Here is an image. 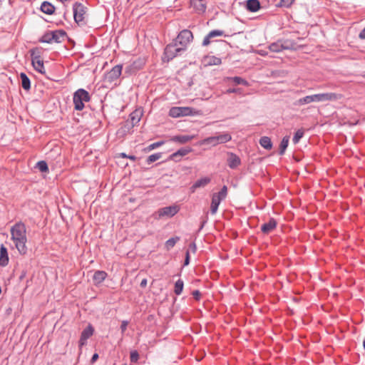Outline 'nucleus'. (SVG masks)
Here are the masks:
<instances>
[{
	"mask_svg": "<svg viewBox=\"0 0 365 365\" xmlns=\"http://www.w3.org/2000/svg\"><path fill=\"white\" fill-rule=\"evenodd\" d=\"M179 210L180 207L176 205L166 206L155 211L153 214V217L156 220H159L162 218H171L175 216Z\"/></svg>",
	"mask_w": 365,
	"mask_h": 365,
	"instance_id": "obj_5",
	"label": "nucleus"
},
{
	"mask_svg": "<svg viewBox=\"0 0 365 365\" xmlns=\"http://www.w3.org/2000/svg\"><path fill=\"white\" fill-rule=\"evenodd\" d=\"M190 256L189 250H187L186 253H185V260L183 262V266L184 267L187 266L190 264Z\"/></svg>",
	"mask_w": 365,
	"mask_h": 365,
	"instance_id": "obj_47",
	"label": "nucleus"
},
{
	"mask_svg": "<svg viewBox=\"0 0 365 365\" xmlns=\"http://www.w3.org/2000/svg\"><path fill=\"white\" fill-rule=\"evenodd\" d=\"M192 295L193 296V298L196 301H200L202 294H201V292L199 290L196 289V290L192 291Z\"/></svg>",
	"mask_w": 365,
	"mask_h": 365,
	"instance_id": "obj_44",
	"label": "nucleus"
},
{
	"mask_svg": "<svg viewBox=\"0 0 365 365\" xmlns=\"http://www.w3.org/2000/svg\"><path fill=\"white\" fill-rule=\"evenodd\" d=\"M289 141V135H285L282 139V140L280 142V145H279V154L280 155H282L284 154L286 149L288 147Z\"/></svg>",
	"mask_w": 365,
	"mask_h": 365,
	"instance_id": "obj_28",
	"label": "nucleus"
},
{
	"mask_svg": "<svg viewBox=\"0 0 365 365\" xmlns=\"http://www.w3.org/2000/svg\"><path fill=\"white\" fill-rule=\"evenodd\" d=\"M125 72L128 73V68H125Z\"/></svg>",
	"mask_w": 365,
	"mask_h": 365,
	"instance_id": "obj_58",
	"label": "nucleus"
},
{
	"mask_svg": "<svg viewBox=\"0 0 365 365\" xmlns=\"http://www.w3.org/2000/svg\"><path fill=\"white\" fill-rule=\"evenodd\" d=\"M162 157V153H155L150 155H149L146 159V163L148 165H150L151 163L155 162L159 160Z\"/></svg>",
	"mask_w": 365,
	"mask_h": 365,
	"instance_id": "obj_38",
	"label": "nucleus"
},
{
	"mask_svg": "<svg viewBox=\"0 0 365 365\" xmlns=\"http://www.w3.org/2000/svg\"><path fill=\"white\" fill-rule=\"evenodd\" d=\"M193 39L192 33L188 29H183L177 36L176 43L185 48Z\"/></svg>",
	"mask_w": 365,
	"mask_h": 365,
	"instance_id": "obj_8",
	"label": "nucleus"
},
{
	"mask_svg": "<svg viewBox=\"0 0 365 365\" xmlns=\"http://www.w3.org/2000/svg\"><path fill=\"white\" fill-rule=\"evenodd\" d=\"M87 9L85 5L79 2H76L73 5V19L78 25L85 24L84 19Z\"/></svg>",
	"mask_w": 365,
	"mask_h": 365,
	"instance_id": "obj_6",
	"label": "nucleus"
},
{
	"mask_svg": "<svg viewBox=\"0 0 365 365\" xmlns=\"http://www.w3.org/2000/svg\"><path fill=\"white\" fill-rule=\"evenodd\" d=\"M232 140L231 135L227 133H219L215 136L207 137L204 139V143L207 145H212V146H215L218 144H222L227 143Z\"/></svg>",
	"mask_w": 365,
	"mask_h": 365,
	"instance_id": "obj_7",
	"label": "nucleus"
},
{
	"mask_svg": "<svg viewBox=\"0 0 365 365\" xmlns=\"http://www.w3.org/2000/svg\"><path fill=\"white\" fill-rule=\"evenodd\" d=\"M31 64L36 71L40 73L41 74H44L46 73V69L43 64V61L41 59L32 60Z\"/></svg>",
	"mask_w": 365,
	"mask_h": 365,
	"instance_id": "obj_24",
	"label": "nucleus"
},
{
	"mask_svg": "<svg viewBox=\"0 0 365 365\" xmlns=\"http://www.w3.org/2000/svg\"><path fill=\"white\" fill-rule=\"evenodd\" d=\"M129 120L133 127L138 125L140 120V115L138 111L133 112L129 115Z\"/></svg>",
	"mask_w": 365,
	"mask_h": 365,
	"instance_id": "obj_31",
	"label": "nucleus"
},
{
	"mask_svg": "<svg viewBox=\"0 0 365 365\" xmlns=\"http://www.w3.org/2000/svg\"><path fill=\"white\" fill-rule=\"evenodd\" d=\"M178 43L175 42L174 44H168L164 51V55L168 58V61L172 60L182 51H185V48L177 47Z\"/></svg>",
	"mask_w": 365,
	"mask_h": 365,
	"instance_id": "obj_10",
	"label": "nucleus"
},
{
	"mask_svg": "<svg viewBox=\"0 0 365 365\" xmlns=\"http://www.w3.org/2000/svg\"><path fill=\"white\" fill-rule=\"evenodd\" d=\"M20 79H21V83L22 88L25 91H29L31 88V81L28 76L25 73H20Z\"/></svg>",
	"mask_w": 365,
	"mask_h": 365,
	"instance_id": "obj_26",
	"label": "nucleus"
},
{
	"mask_svg": "<svg viewBox=\"0 0 365 365\" xmlns=\"http://www.w3.org/2000/svg\"><path fill=\"white\" fill-rule=\"evenodd\" d=\"M94 328L91 324H88L81 332L80 339L78 341V346L80 348L83 347L87 344V340L93 334Z\"/></svg>",
	"mask_w": 365,
	"mask_h": 365,
	"instance_id": "obj_11",
	"label": "nucleus"
},
{
	"mask_svg": "<svg viewBox=\"0 0 365 365\" xmlns=\"http://www.w3.org/2000/svg\"><path fill=\"white\" fill-rule=\"evenodd\" d=\"M207 223V220H203L201 223H200V226L197 230V233L200 232L204 227V226L205 225V224Z\"/></svg>",
	"mask_w": 365,
	"mask_h": 365,
	"instance_id": "obj_51",
	"label": "nucleus"
},
{
	"mask_svg": "<svg viewBox=\"0 0 365 365\" xmlns=\"http://www.w3.org/2000/svg\"><path fill=\"white\" fill-rule=\"evenodd\" d=\"M189 252L191 251L192 252L195 253L197 250V246L195 242H191L189 245Z\"/></svg>",
	"mask_w": 365,
	"mask_h": 365,
	"instance_id": "obj_49",
	"label": "nucleus"
},
{
	"mask_svg": "<svg viewBox=\"0 0 365 365\" xmlns=\"http://www.w3.org/2000/svg\"><path fill=\"white\" fill-rule=\"evenodd\" d=\"M140 287H143H143H146V285H147V279H143L141 281V282H140Z\"/></svg>",
	"mask_w": 365,
	"mask_h": 365,
	"instance_id": "obj_53",
	"label": "nucleus"
},
{
	"mask_svg": "<svg viewBox=\"0 0 365 365\" xmlns=\"http://www.w3.org/2000/svg\"><path fill=\"white\" fill-rule=\"evenodd\" d=\"M120 156L123 158H128V159H130V160H131L133 161H135L137 159L136 156L133 155H127L125 153H120Z\"/></svg>",
	"mask_w": 365,
	"mask_h": 365,
	"instance_id": "obj_45",
	"label": "nucleus"
},
{
	"mask_svg": "<svg viewBox=\"0 0 365 365\" xmlns=\"http://www.w3.org/2000/svg\"><path fill=\"white\" fill-rule=\"evenodd\" d=\"M165 143V141L163 140H161V141H158V142H155V143H153L150 145H149L148 147H146L144 150L145 152H150L157 148H159L160 146L163 145V144Z\"/></svg>",
	"mask_w": 365,
	"mask_h": 365,
	"instance_id": "obj_40",
	"label": "nucleus"
},
{
	"mask_svg": "<svg viewBox=\"0 0 365 365\" xmlns=\"http://www.w3.org/2000/svg\"><path fill=\"white\" fill-rule=\"evenodd\" d=\"M169 115L173 118L180 117V107H173L170 109Z\"/></svg>",
	"mask_w": 365,
	"mask_h": 365,
	"instance_id": "obj_42",
	"label": "nucleus"
},
{
	"mask_svg": "<svg viewBox=\"0 0 365 365\" xmlns=\"http://www.w3.org/2000/svg\"><path fill=\"white\" fill-rule=\"evenodd\" d=\"M180 117L193 115L195 113L193 109L190 107H180Z\"/></svg>",
	"mask_w": 365,
	"mask_h": 365,
	"instance_id": "obj_37",
	"label": "nucleus"
},
{
	"mask_svg": "<svg viewBox=\"0 0 365 365\" xmlns=\"http://www.w3.org/2000/svg\"><path fill=\"white\" fill-rule=\"evenodd\" d=\"M123 65L118 64L113 67L105 74V80L108 83H113L119 78L122 73Z\"/></svg>",
	"mask_w": 365,
	"mask_h": 365,
	"instance_id": "obj_9",
	"label": "nucleus"
},
{
	"mask_svg": "<svg viewBox=\"0 0 365 365\" xmlns=\"http://www.w3.org/2000/svg\"><path fill=\"white\" fill-rule=\"evenodd\" d=\"M227 163L230 168L236 169L241 164V159L235 153L229 152L227 153Z\"/></svg>",
	"mask_w": 365,
	"mask_h": 365,
	"instance_id": "obj_13",
	"label": "nucleus"
},
{
	"mask_svg": "<svg viewBox=\"0 0 365 365\" xmlns=\"http://www.w3.org/2000/svg\"><path fill=\"white\" fill-rule=\"evenodd\" d=\"M257 53L262 56H264L267 54V52L263 50H259Z\"/></svg>",
	"mask_w": 365,
	"mask_h": 365,
	"instance_id": "obj_54",
	"label": "nucleus"
},
{
	"mask_svg": "<svg viewBox=\"0 0 365 365\" xmlns=\"http://www.w3.org/2000/svg\"><path fill=\"white\" fill-rule=\"evenodd\" d=\"M304 135V131L301 129H299L297 130L294 136H293V138H292V142L294 144H297L299 143V141L300 140V139L303 137Z\"/></svg>",
	"mask_w": 365,
	"mask_h": 365,
	"instance_id": "obj_41",
	"label": "nucleus"
},
{
	"mask_svg": "<svg viewBox=\"0 0 365 365\" xmlns=\"http://www.w3.org/2000/svg\"><path fill=\"white\" fill-rule=\"evenodd\" d=\"M277 220L273 217H270L267 222H265L261 225L260 229L264 234H269L277 227Z\"/></svg>",
	"mask_w": 365,
	"mask_h": 365,
	"instance_id": "obj_16",
	"label": "nucleus"
},
{
	"mask_svg": "<svg viewBox=\"0 0 365 365\" xmlns=\"http://www.w3.org/2000/svg\"><path fill=\"white\" fill-rule=\"evenodd\" d=\"M245 7L250 12H257L260 9L261 5L259 0H247Z\"/></svg>",
	"mask_w": 365,
	"mask_h": 365,
	"instance_id": "obj_20",
	"label": "nucleus"
},
{
	"mask_svg": "<svg viewBox=\"0 0 365 365\" xmlns=\"http://www.w3.org/2000/svg\"><path fill=\"white\" fill-rule=\"evenodd\" d=\"M192 150L190 147L181 148L176 152L173 153L170 155V159L175 162H178L181 160V158L187 155Z\"/></svg>",
	"mask_w": 365,
	"mask_h": 365,
	"instance_id": "obj_15",
	"label": "nucleus"
},
{
	"mask_svg": "<svg viewBox=\"0 0 365 365\" xmlns=\"http://www.w3.org/2000/svg\"><path fill=\"white\" fill-rule=\"evenodd\" d=\"M128 325V322L126 320H123L121 322L120 329V331L122 333H124L126 331Z\"/></svg>",
	"mask_w": 365,
	"mask_h": 365,
	"instance_id": "obj_48",
	"label": "nucleus"
},
{
	"mask_svg": "<svg viewBox=\"0 0 365 365\" xmlns=\"http://www.w3.org/2000/svg\"><path fill=\"white\" fill-rule=\"evenodd\" d=\"M67 33L63 29L51 31V42L61 43L67 38Z\"/></svg>",
	"mask_w": 365,
	"mask_h": 365,
	"instance_id": "obj_14",
	"label": "nucleus"
},
{
	"mask_svg": "<svg viewBox=\"0 0 365 365\" xmlns=\"http://www.w3.org/2000/svg\"><path fill=\"white\" fill-rule=\"evenodd\" d=\"M296 43L289 39H279L275 42L270 43L268 48L270 51L279 53L284 50H294Z\"/></svg>",
	"mask_w": 365,
	"mask_h": 365,
	"instance_id": "obj_4",
	"label": "nucleus"
},
{
	"mask_svg": "<svg viewBox=\"0 0 365 365\" xmlns=\"http://www.w3.org/2000/svg\"><path fill=\"white\" fill-rule=\"evenodd\" d=\"M36 168L41 173H46L48 171L47 163L45 160H40L36 163Z\"/></svg>",
	"mask_w": 365,
	"mask_h": 365,
	"instance_id": "obj_39",
	"label": "nucleus"
},
{
	"mask_svg": "<svg viewBox=\"0 0 365 365\" xmlns=\"http://www.w3.org/2000/svg\"><path fill=\"white\" fill-rule=\"evenodd\" d=\"M203 63L205 66H218L222 63V60L215 56H206L203 58Z\"/></svg>",
	"mask_w": 365,
	"mask_h": 365,
	"instance_id": "obj_18",
	"label": "nucleus"
},
{
	"mask_svg": "<svg viewBox=\"0 0 365 365\" xmlns=\"http://www.w3.org/2000/svg\"><path fill=\"white\" fill-rule=\"evenodd\" d=\"M191 5L195 9V11L198 14H203L205 12L207 6L205 1H194Z\"/></svg>",
	"mask_w": 365,
	"mask_h": 365,
	"instance_id": "obj_25",
	"label": "nucleus"
},
{
	"mask_svg": "<svg viewBox=\"0 0 365 365\" xmlns=\"http://www.w3.org/2000/svg\"><path fill=\"white\" fill-rule=\"evenodd\" d=\"M359 37L361 39H365V28L360 32Z\"/></svg>",
	"mask_w": 365,
	"mask_h": 365,
	"instance_id": "obj_52",
	"label": "nucleus"
},
{
	"mask_svg": "<svg viewBox=\"0 0 365 365\" xmlns=\"http://www.w3.org/2000/svg\"><path fill=\"white\" fill-rule=\"evenodd\" d=\"M220 202V200L212 196V201L210 205V212L212 215H215L217 212Z\"/></svg>",
	"mask_w": 365,
	"mask_h": 365,
	"instance_id": "obj_34",
	"label": "nucleus"
},
{
	"mask_svg": "<svg viewBox=\"0 0 365 365\" xmlns=\"http://www.w3.org/2000/svg\"><path fill=\"white\" fill-rule=\"evenodd\" d=\"M222 36H224L223 31L219 29L212 30L205 36L202 43V46H207L210 43L215 41L214 40H212V38Z\"/></svg>",
	"mask_w": 365,
	"mask_h": 365,
	"instance_id": "obj_12",
	"label": "nucleus"
},
{
	"mask_svg": "<svg viewBox=\"0 0 365 365\" xmlns=\"http://www.w3.org/2000/svg\"><path fill=\"white\" fill-rule=\"evenodd\" d=\"M343 98V95L337 93H317L296 100L293 105L294 106H302L313 102L337 101Z\"/></svg>",
	"mask_w": 365,
	"mask_h": 365,
	"instance_id": "obj_2",
	"label": "nucleus"
},
{
	"mask_svg": "<svg viewBox=\"0 0 365 365\" xmlns=\"http://www.w3.org/2000/svg\"><path fill=\"white\" fill-rule=\"evenodd\" d=\"M180 240L179 237H171L165 243V247L167 250H170L175 245L176 242Z\"/></svg>",
	"mask_w": 365,
	"mask_h": 365,
	"instance_id": "obj_35",
	"label": "nucleus"
},
{
	"mask_svg": "<svg viewBox=\"0 0 365 365\" xmlns=\"http://www.w3.org/2000/svg\"><path fill=\"white\" fill-rule=\"evenodd\" d=\"M363 348L365 350V338L364 340L363 341Z\"/></svg>",
	"mask_w": 365,
	"mask_h": 365,
	"instance_id": "obj_56",
	"label": "nucleus"
},
{
	"mask_svg": "<svg viewBox=\"0 0 365 365\" xmlns=\"http://www.w3.org/2000/svg\"><path fill=\"white\" fill-rule=\"evenodd\" d=\"M107 273L103 270L96 271L93 276V280L96 285L101 284L107 277Z\"/></svg>",
	"mask_w": 365,
	"mask_h": 365,
	"instance_id": "obj_23",
	"label": "nucleus"
},
{
	"mask_svg": "<svg viewBox=\"0 0 365 365\" xmlns=\"http://www.w3.org/2000/svg\"><path fill=\"white\" fill-rule=\"evenodd\" d=\"M9 261L7 248L2 244L0 247V266L6 267L9 264Z\"/></svg>",
	"mask_w": 365,
	"mask_h": 365,
	"instance_id": "obj_17",
	"label": "nucleus"
},
{
	"mask_svg": "<svg viewBox=\"0 0 365 365\" xmlns=\"http://www.w3.org/2000/svg\"><path fill=\"white\" fill-rule=\"evenodd\" d=\"M183 288H184V282H183V280L181 279H178L175 282V283L174 293L176 295L181 294L182 292Z\"/></svg>",
	"mask_w": 365,
	"mask_h": 365,
	"instance_id": "obj_32",
	"label": "nucleus"
},
{
	"mask_svg": "<svg viewBox=\"0 0 365 365\" xmlns=\"http://www.w3.org/2000/svg\"><path fill=\"white\" fill-rule=\"evenodd\" d=\"M294 0H280V5L284 7H289Z\"/></svg>",
	"mask_w": 365,
	"mask_h": 365,
	"instance_id": "obj_46",
	"label": "nucleus"
},
{
	"mask_svg": "<svg viewBox=\"0 0 365 365\" xmlns=\"http://www.w3.org/2000/svg\"><path fill=\"white\" fill-rule=\"evenodd\" d=\"M123 365H127V364H123Z\"/></svg>",
	"mask_w": 365,
	"mask_h": 365,
	"instance_id": "obj_59",
	"label": "nucleus"
},
{
	"mask_svg": "<svg viewBox=\"0 0 365 365\" xmlns=\"http://www.w3.org/2000/svg\"><path fill=\"white\" fill-rule=\"evenodd\" d=\"M130 359L132 363L138 362L139 359V354L137 350H133L130 352Z\"/></svg>",
	"mask_w": 365,
	"mask_h": 365,
	"instance_id": "obj_43",
	"label": "nucleus"
},
{
	"mask_svg": "<svg viewBox=\"0 0 365 365\" xmlns=\"http://www.w3.org/2000/svg\"><path fill=\"white\" fill-rule=\"evenodd\" d=\"M24 277V274H21L20 279H22Z\"/></svg>",
	"mask_w": 365,
	"mask_h": 365,
	"instance_id": "obj_57",
	"label": "nucleus"
},
{
	"mask_svg": "<svg viewBox=\"0 0 365 365\" xmlns=\"http://www.w3.org/2000/svg\"><path fill=\"white\" fill-rule=\"evenodd\" d=\"M91 100L89 93L83 88H79L75 91L73 97L74 108L76 110H82L85 106L84 102H88Z\"/></svg>",
	"mask_w": 365,
	"mask_h": 365,
	"instance_id": "obj_3",
	"label": "nucleus"
},
{
	"mask_svg": "<svg viewBox=\"0 0 365 365\" xmlns=\"http://www.w3.org/2000/svg\"><path fill=\"white\" fill-rule=\"evenodd\" d=\"M237 92V89L236 88H229L227 90V93H236Z\"/></svg>",
	"mask_w": 365,
	"mask_h": 365,
	"instance_id": "obj_55",
	"label": "nucleus"
},
{
	"mask_svg": "<svg viewBox=\"0 0 365 365\" xmlns=\"http://www.w3.org/2000/svg\"><path fill=\"white\" fill-rule=\"evenodd\" d=\"M228 80L232 81L235 85H243L247 86L249 83L247 80L240 76L229 77Z\"/></svg>",
	"mask_w": 365,
	"mask_h": 365,
	"instance_id": "obj_33",
	"label": "nucleus"
},
{
	"mask_svg": "<svg viewBox=\"0 0 365 365\" xmlns=\"http://www.w3.org/2000/svg\"><path fill=\"white\" fill-rule=\"evenodd\" d=\"M41 43H52L51 42V31H48L44 33L42 36L38 39Z\"/></svg>",
	"mask_w": 365,
	"mask_h": 365,
	"instance_id": "obj_36",
	"label": "nucleus"
},
{
	"mask_svg": "<svg viewBox=\"0 0 365 365\" xmlns=\"http://www.w3.org/2000/svg\"><path fill=\"white\" fill-rule=\"evenodd\" d=\"M259 145L266 150H271L273 144L271 138L268 136H262L259 139Z\"/></svg>",
	"mask_w": 365,
	"mask_h": 365,
	"instance_id": "obj_27",
	"label": "nucleus"
},
{
	"mask_svg": "<svg viewBox=\"0 0 365 365\" xmlns=\"http://www.w3.org/2000/svg\"><path fill=\"white\" fill-rule=\"evenodd\" d=\"M30 56H31V60H37L41 58V48L38 47H36L34 48H31L29 51Z\"/></svg>",
	"mask_w": 365,
	"mask_h": 365,
	"instance_id": "obj_30",
	"label": "nucleus"
},
{
	"mask_svg": "<svg viewBox=\"0 0 365 365\" xmlns=\"http://www.w3.org/2000/svg\"><path fill=\"white\" fill-rule=\"evenodd\" d=\"M227 195V187L226 185H224L221 190L217 192L214 193L212 196L215 197L216 199H218L220 201H222L225 200Z\"/></svg>",
	"mask_w": 365,
	"mask_h": 365,
	"instance_id": "obj_29",
	"label": "nucleus"
},
{
	"mask_svg": "<svg viewBox=\"0 0 365 365\" xmlns=\"http://www.w3.org/2000/svg\"><path fill=\"white\" fill-rule=\"evenodd\" d=\"M210 182V178L208 177H204L198 179L195 182V183L191 186L190 190L193 192L197 188L205 187L208 183Z\"/></svg>",
	"mask_w": 365,
	"mask_h": 365,
	"instance_id": "obj_21",
	"label": "nucleus"
},
{
	"mask_svg": "<svg viewBox=\"0 0 365 365\" xmlns=\"http://www.w3.org/2000/svg\"><path fill=\"white\" fill-rule=\"evenodd\" d=\"M11 240L13 241L19 253L24 255L27 253L26 227L21 221L16 222L10 229Z\"/></svg>",
	"mask_w": 365,
	"mask_h": 365,
	"instance_id": "obj_1",
	"label": "nucleus"
},
{
	"mask_svg": "<svg viewBox=\"0 0 365 365\" xmlns=\"http://www.w3.org/2000/svg\"><path fill=\"white\" fill-rule=\"evenodd\" d=\"M193 138V135H178L173 136L171 140L173 142L178 143L180 144H185L192 140Z\"/></svg>",
	"mask_w": 365,
	"mask_h": 365,
	"instance_id": "obj_22",
	"label": "nucleus"
},
{
	"mask_svg": "<svg viewBox=\"0 0 365 365\" xmlns=\"http://www.w3.org/2000/svg\"><path fill=\"white\" fill-rule=\"evenodd\" d=\"M40 10L46 14L51 15L54 14L56 7L51 2L44 1L41 3Z\"/></svg>",
	"mask_w": 365,
	"mask_h": 365,
	"instance_id": "obj_19",
	"label": "nucleus"
},
{
	"mask_svg": "<svg viewBox=\"0 0 365 365\" xmlns=\"http://www.w3.org/2000/svg\"><path fill=\"white\" fill-rule=\"evenodd\" d=\"M99 358V355L98 353H94L91 359V364H94L98 359Z\"/></svg>",
	"mask_w": 365,
	"mask_h": 365,
	"instance_id": "obj_50",
	"label": "nucleus"
}]
</instances>
